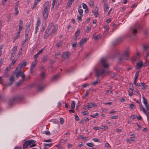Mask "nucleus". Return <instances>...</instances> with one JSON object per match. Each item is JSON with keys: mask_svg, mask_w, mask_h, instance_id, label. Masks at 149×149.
<instances>
[{"mask_svg": "<svg viewBox=\"0 0 149 149\" xmlns=\"http://www.w3.org/2000/svg\"><path fill=\"white\" fill-rule=\"evenodd\" d=\"M32 142L33 141L31 140H29L25 141L23 145V148L25 149L28 146L31 145V143H32Z\"/></svg>", "mask_w": 149, "mask_h": 149, "instance_id": "obj_7", "label": "nucleus"}, {"mask_svg": "<svg viewBox=\"0 0 149 149\" xmlns=\"http://www.w3.org/2000/svg\"><path fill=\"white\" fill-rule=\"evenodd\" d=\"M101 62L102 65L104 67V68H107L109 66V65L106 63V61L104 58H102L101 61Z\"/></svg>", "mask_w": 149, "mask_h": 149, "instance_id": "obj_11", "label": "nucleus"}, {"mask_svg": "<svg viewBox=\"0 0 149 149\" xmlns=\"http://www.w3.org/2000/svg\"><path fill=\"white\" fill-rule=\"evenodd\" d=\"M19 31H21L23 28V21L21 19H19Z\"/></svg>", "mask_w": 149, "mask_h": 149, "instance_id": "obj_15", "label": "nucleus"}, {"mask_svg": "<svg viewBox=\"0 0 149 149\" xmlns=\"http://www.w3.org/2000/svg\"><path fill=\"white\" fill-rule=\"evenodd\" d=\"M137 117V116L136 115H134L132 116H131V118H132V119H134Z\"/></svg>", "mask_w": 149, "mask_h": 149, "instance_id": "obj_62", "label": "nucleus"}, {"mask_svg": "<svg viewBox=\"0 0 149 149\" xmlns=\"http://www.w3.org/2000/svg\"><path fill=\"white\" fill-rule=\"evenodd\" d=\"M28 39V36H25V39L23 41V43H25L26 42Z\"/></svg>", "mask_w": 149, "mask_h": 149, "instance_id": "obj_49", "label": "nucleus"}, {"mask_svg": "<svg viewBox=\"0 0 149 149\" xmlns=\"http://www.w3.org/2000/svg\"><path fill=\"white\" fill-rule=\"evenodd\" d=\"M83 8L85 9L88 8L87 5L84 3H83Z\"/></svg>", "mask_w": 149, "mask_h": 149, "instance_id": "obj_52", "label": "nucleus"}, {"mask_svg": "<svg viewBox=\"0 0 149 149\" xmlns=\"http://www.w3.org/2000/svg\"><path fill=\"white\" fill-rule=\"evenodd\" d=\"M40 19L39 18V17H38V19L37 20V22L36 23V25L37 26H38L40 24Z\"/></svg>", "mask_w": 149, "mask_h": 149, "instance_id": "obj_39", "label": "nucleus"}, {"mask_svg": "<svg viewBox=\"0 0 149 149\" xmlns=\"http://www.w3.org/2000/svg\"><path fill=\"white\" fill-rule=\"evenodd\" d=\"M23 81L22 80H20L17 83V86H19L20 84L22 83Z\"/></svg>", "mask_w": 149, "mask_h": 149, "instance_id": "obj_40", "label": "nucleus"}, {"mask_svg": "<svg viewBox=\"0 0 149 149\" xmlns=\"http://www.w3.org/2000/svg\"><path fill=\"white\" fill-rule=\"evenodd\" d=\"M22 99V97L21 96L19 95H17L13 97L12 100L10 101L9 104L10 105H11L12 104V102H17L21 100Z\"/></svg>", "mask_w": 149, "mask_h": 149, "instance_id": "obj_5", "label": "nucleus"}, {"mask_svg": "<svg viewBox=\"0 0 149 149\" xmlns=\"http://www.w3.org/2000/svg\"><path fill=\"white\" fill-rule=\"evenodd\" d=\"M129 89L131 90V92L129 91V95L130 96H132L133 95V91L134 90L133 84L131 83H130L129 86Z\"/></svg>", "mask_w": 149, "mask_h": 149, "instance_id": "obj_9", "label": "nucleus"}, {"mask_svg": "<svg viewBox=\"0 0 149 149\" xmlns=\"http://www.w3.org/2000/svg\"><path fill=\"white\" fill-rule=\"evenodd\" d=\"M10 68L11 67L10 66H9L6 67V71L5 72V74H6V75H8V71L10 70Z\"/></svg>", "mask_w": 149, "mask_h": 149, "instance_id": "obj_22", "label": "nucleus"}, {"mask_svg": "<svg viewBox=\"0 0 149 149\" xmlns=\"http://www.w3.org/2000/svg\"><path fill=\"white\" fill-rule=\"evenodd\" d=\"M40 0H35V1L34 5H37L38 3L40 2Z\"/></svg>", "mask_w": 149, "mask_h": 149, "instance_id": "obj_55", "label": "nucleus"}, {"mask_svg": "<svg viewBox=\"0 0 149 149\" xmlns=\"http://www.w3.org/2000/svg\"><path fill=\"white\" fill-rule=\"evenodd\" d=\"M86 145L90 147H93L94 146V145L93 144V143H86Z\"/></svg>", "mask_w": 149, "mask_h": 149, "instance_id": "obj_35", "label": "nucleus"}, {"mask_svg": "<svg viewBox=\"0 0 149 149\" xmlns=\"http://www.w3.org/2000/svg\"><path fill=\"white\" fill-rule=\"evenodd\" d=\"M63 42V41L62 40H61V41H60L59 42H57L56 43L57 46L58 47H59L60 46L62 45Z\"/></svg>", "mask_w": 149, "mask_h": 149, "instance_id": "obj_30", "label": "nucleus"}, {"mask_svg": "<svg viewBox=\"0 0 149 149\" xmlns=\"http://www.w3.org/2000/svg\"><path fill=\"white\" fill-rule=\"evenodd\" d=\"M129 58L128 51L127 50L119 58V61L120 62H121L124 60H128Z\"/></svg>", "mask_w": 149, "mask_h": 149, "instance_id": "obj_3", "label": "nucleus"}, {"mask_svg": "<svg viewBox=\"0 0 149 149\" xmlns=\"http://www.w3.org/2000/svg\"><path fill=\"white\" fill-rule=\"evenodd\" d=\"M104 5V10L105 11H108V8L107 3H105Z\"/></svg>", "mask_w": 149, "mask_h": 149, "instance_id": "obj_32", "label": "nucleus"}, {"mask_svg": "<svg viewBox=\"0 0 149 149\" xmlns=\"http://www.w3.org/2000/svg\"><path fill=\"white\" fill-rule=\"evenodd\" d=\"M30 24H29L28 25L26 26L25 30H28L29 31L30 30Z\"/></svg>", "mask_w": 149, "mask_h": 149, "instance_id": "obj_51", "label": "nucleus"}, {"mask_svg": "<svg viewBox=\"0 0 149 149\" xmlns=\"http://www.w3.org/2000/svg\"><path fill=\"white\" fill-rule=\"evenodd\" d=\"M37 61V59H35V61H33L32 64V65H31L30 68V73L31 74H32L33 71V69L34 68L36 67V61Z\"/></svg>", "mask_w": 149, "mask_h": 149, "instance_id": "obj_8", "label": "nucleus"}, {"mask_svg": "<svg viewBox=\"0 0 149 149\" xmlns=\"http://www.w3.org/2000/svg\"><path fill=\"white\" fill-rule=\"evenodd\" d=\"M142 98L143 99V103L145 106L149 105L147 102V100L146 98L143 96L142 97Z\"/></svg>", "mask_w": 149, "mask_h": 149, "instance_id": "obj_23", "label": "nucleus"}, {"mask_svg": "<svg viewBox=\"0 0 149 149\" xmlns=\"http://www.w3.org/2000/svg\"><path fill=\"white\" fill-rule=\"evenodd\" d=\"M30 140L33 141V142H32V143H31V145H30V147L31 148L36 146V144H35L36 141L32 139H31Z\"/></svg>", "mask_w": 149, "mask_h": 149, "instance_id": "obj_24", "label": "nucleus"}, {"mask_svg": "<svg viewBox=\"0 0 149 149\" xmlns=\"http://www.w3.org/2000/svg\"><path fill=\"white\" fill-rule=\"evenodd\" d=\"M93 140L95 142H100V141L98 139L96 138H94Z\"/></svg>", "mask_w": 149, "mask_h": 149, "instance_id": "obj_58", "label": "nucleus"}, {"mask_svg": "<svg viewBox=\"0 0 149 149\" xmlns=\"http://www.w3.org/2000/svg\"><path fill=\"white\" fill-rule=\"evenodd\" d=\"M20 76L22 77V80H23V81H25V75L24 74V73L22 72H21V74H20Z\"/></svg>", "mask_w": 149, "mask_h": 149, "instance_id": "obj_29", "label": "nucleus"}, {"mask_svg": "<svg viewBox=\"0 0 149 149\" xmlns=\"http://www.w3.org/2000/svg\"><path fill=\"white\" fill-rule=\"evenodd\" d=\"M26 65V62L24 60L22 62L20 63L19 64L18 68L20 70H21L23 68L25 67Z\"/></svg>", "mask_w": 149, "mask_h": 149, "instance_id": "obj_10", "label": "nucleus"}, {"mask_svg": "<svg viewBox=\"0 0 149 149\" xmlns=\"http://www.w3.org/2000/svg\"><path fill=\"white\" fill-rule=\"evenodd\" d=\"M74 0H69L67 3V6L68 7H69L72 4V2Z\"/></svg>", "mask_w": 149, "mask_h": 149, "instance_id": "obj_21", "label": "nucleus"}, {"mask_svg": "<svg viewBox=\"0 0 149 149\" xmlns=\"http://www.w3.org/2000/svg\"><path fill=\"white\" fill-rule=\"evenodd\" d=\"M75 119L76 121H78L79 120V118L77 114L75 115Z\"/></svg>", "mask_w": 149, "mask_h": 149, "instance_id": "obj_41", "label": "nucleus"}, {"mask_svg": "<svg viewBox=\"0 0 149 149\" xmlns=\"http://www.w3.org/2000/svg\"><path fill=\"white\" fill-rule=\"evenodd\" d=\"M3 46V45H0V56L2 54V49Z\"/></svg>", "mask_w": 149, "mask_h": 149, "instance_id": "obj_50", "label": "nucleus"}, {"mask_svg": "<svg viewBox=\"0 0 149 149\" xmlns=\"http://www.w3.org/2000/svg\"><path fill=\"white\" fill-rule=\"evenodd\" d=\"M93 129L95 130H98L101 129V127H97L95 126L93 128Z\"/></svg>", "mask_w": 149, "mask_h": 149, "instance_id": "obj_53", "label": "nucleus"}, {"mask_svg": "<svg viewBox=\"0 0 149 149\" xmlns=\"http://www.w3.org/2000/svg\"><path fill=\"white\" fill-rule=\"evenodd\" d=\"M53 144L52 143H44L43 145L44 146H49L51 147L52 145Z\"/></svg>", "mask_w": 149, "mask_h": 149, "instance_id": "obj_37", "label": "nucleus"}, {"mask_svg": "<svg viewBox=\"0 0 149 149\" xmlns=\"http://www.w3.org/2000/svg\"><path fill=\"white\" fill-rule=\"evenodd\" d=\"M15 11H16V12L15 14V16H16L19 13V11L18 9V8L15 7Z\"/></svg>", "mask_w": 149, "mask_h": 149, "instance_id": "obj_36", "label": "nucleus"}, {"mask_svg": "<svg viewBox=\"0 0 149 149\" xmlns=\"http://www.w3.org/2000/svg\"><path fill=\"white\" fill-rule=\"evenodd\" d=\"M9 80H10V82H11V84H10L9 85H11L12 84V83H13V82L14 81V78L13 77V75L11 76H10V78Z\"/></svg>", "mask_w": 149, "mask_h": 149, "instance_id": "obj_28", "label": "nucleus"}, {"mask_svg": "<svg viewBox=\"0 0 149 149\" xmlns=\"http://www.w3.org/2000/svg\"><path fill=\"white\" fill-rule=\"evenodd\" d=\"M45 47H44V48H42L38 52V54H41L42 52L45 49Z\"/></svg>", "mask_w": 149, "mask_h": 149, "instance_id": "obj_48", "label": "nucleus"}, {"mask_svg": "<svg viewBox=\"0 0 149 149\" xmlns=\"http://www.w3.org/2000/svg\"><path fill=\"white\" fill-rule=\"evenodd\" d=\"M92 12L95 17H97L98 16V8L97 7H96L95 10H93Z\"/></svg>", "mask_w": 149, "mask_h": 149, "instance_id": "obj_12", "label": "nucleus"}, {"mask_svg": "<svg viewBox=\"0 0 149 149\" xmlns=\"http://www.w3.org/2000/svg\"><path fill=\"white\" fill-rule=\"evenodd\" d=\"M92 103H87V105L88 106V109L89 108H92L93 107L92 106Z\"/></svg>", "mask_w": 149, "mask_h": 149, "instance_id": "obj_45", "label": "nucleus"}, {"mask_svg": "<svg viewBox=\"0 0 149 149\" xmlns=\"http://www.w3.org/2000/svg\"><path fill=\"white\" fill-rule=\"evenodd\" d=\"M49 8L48 6L45 5V8L43 13V16L44 19H46L47 18L49 14Z\"/></svg>", "mask_w": 149, "mask_h": 149, "instance_id": "obj_4", "label": "nucleus"}, {"mask_svg": "<svg viewBox=\"0 0 149 149\" xmlns=\"http://www.w3.org/2000/svg\"><path fill=\"white\" fill-rule=\"evenodd\" d=\"M129 106H130V108L132 109L134 108L135 107V106H134V104H131Z\"/></svg>", "mask_w": 149, "mask_h": 149, "instance_id": "obj_59", "label": "nucleus"}, {"mask_svg": "<svg viewBox=\"0 0 149 149\" xmlns=\"http://www.w3.org/2000/svg\"><path fill=\"white\" fill-rule=\"evenodd\" d=\"M58 26L57 25H50L49 26L47 29L45 31L44 37V39H46L50 35H51V36L54 35L56 32Z\"/></svg>", "mask_w": 149, "mask_h": 149, "instance_id": "obj_1", "label": "nucleus"}, {"mask_svg": "<svg viewBox=\"0 0 149 149\" xmlns=\"http://www.w3.org/2000/svg\"><path fill=\"white\" fill-rule=\"evenodd\" d=\"M17 60V58L14 59L12 62V65H13L15 63Z\"/></svg>", "mask_w": 149, "mask_h": 149, "instance_id": "obj_61", "label": "nucleus"}, {"mask_svg": "<svg viewBox=\"0 0 149 149\" xmlns=\"http://www.w3.org/2000/svg\"><path fill=\"white\" fill-rule=\"evenodd\" d=\"M139 108L140 109V110L141 111H143L145 113H146V112L145 110V109H144V108L143 107L142 105L141 104V103L140 102L139 103Z\"/></svg>", "mask_w": 149, "mask_h": 149, "instance_id": "obj_17", "label": "nucleus"}, {"mask_svg": "<svg viewBox=\"0 0 149 149\" xmlns=\"http://www.w3.org/2000/svg\"><path fill=\"white\" fill-rule=\"evenodd\" d=\"M123 38L122 37H120L118 38L116 41V42H114L113 43L114 44V45H116L119 42L122 41L123 40Z\"/></svg>", "mask_w": 149, "mask_h": 149, "instance_id": "obj_19", "label": "nucleus"}, {"mask_svg": "<svg viewBox=\"0 0 149 149\" xmlns=\"http://www.w3.org/2000/svg\"><path fill=\"white\" fill-rule=\"evenodd\" d=\"M40 78L42 80L44 79L46 77V74L45 72L41 71L40 74Z\"/></svg>", "mask_w": 149, "mask_h": 149, "instance_id": "obj_13", "label": "nucleus"}, {"mask_svg": "<svg viewBox=\"0 0 149 149\" xmlns=\"http://www.w3.org/2000/svg\"><path fill=\"white\" fill-rule=\"evenodd\" d=\"M60 123L61 124H63L64 122V120L63 118H61L60 119Z\"/></svg>", "mask_w": 149, "mask_h": 149, "instance_id": "obj_43", "label": "nucleus"}, {"mask_svg": "<svg viewBox=\"0 0 149 149\" xmlns=\"http://www.w3.org/2000/svg\"><path fill=\"white\" fill-rule=\"evenodd\" d=\"M45 87L44 85L42 84H39L38 85V91H41Z\"/></svg>", "mask_w": 149, "mask_h": 149, "instance_id": "obj_14", "label": "nucleus"}, {"mask_svg": "<svg viewBox=\"0 0 149 149\" xmlns=\"http://www.w3.org/2000/svg\"><path fill=\"white\" fill-rule=\"evenodd\" d=\"M75 102L74 101H72L71 103V108L73 109L75 108Z\"/></svg>", "mask_w": 149, "mask_h": 149, "instance_id": "obj_38", "label": "nucleus"}, {"mask_svg": "<svg viewBox=\"0 0 149 149\" xmlns=\"http://www.w3.org/2000/svg\"><path fill=\"white\" fill-rule=\"evenodd\" d=\"M78 11L80 15H82L83 13V10L82 9L79 8L78 10Z\"/></svg>", "mask_w": 149, "mask_h": 149, "instance_id": "obj_42", "label": "nucleus"}, {"mask_svg": "<svg viewBox=\"0 0 149 149\" xmlns=\"http://www.w3.org/2000/svg\"><path fill=\"white\" fill-rule=\"evenodd\" d=\"M7 1H8V0H3L2 3V5L3 6H4L6 4V2Z\"/></svg>", "mask_w": 149, "mask_h": 149, "instance_id": "obj_46", "label": "nucleus"}, {"mask_svg": "<svg viewBox=\"0 0 149 149\" xmlns=\"http://www.w3.org/2000/svg\"><path fill=\"white\" fill-rule=\"evenodd\" d=\"M58 75H55V76H54L52 79V81H54L57 79L58 77Z\"/></svg>", "mask_w": 149, "mask_h": 149, "instance_id": "obj_44", "label": "nucleus"}, {"mask_svg": "<svg viewBox=\"0 0 149 149\" xmlns=\"http://www.w3.org/2000/svg\"><path fill=\"white\" fill-rule=\"evenodd\" d=\"M102 127L101 128V129H103L104 130H106L108 128V127L107 126L104 125L102 126Z\"/></svg>", "mask_w": 149, "mask_h": 149, "instance_id": "obj_60", "label": "nucleus"}, {"mask_svg": "<svg viewBox=\"0 0 149 149\" xmlns=\"http://www.w3.org/2000/svg\"><path fill=\"white\" fill-rule=\"evenodd\" d=\"M143 83H142V82L140 83H139V84H136H136L135 85L136 86H138L141 87V86H142V85H143Z\"/></svg>", "mask_w": 149, "mask_h": 149, "instance_id": "obj_54", "label": "nucleus"}, {"mask_svg": "<svg viewBox=\"0 0 149 149\" xmlns=\"http://www.w3.org/2000/svg\"><path fill=\"white\" fill-rule=\"evenodd\" d=\"M99 81V78L97 77V80L96 81L93 82V84L94 86H95L98 83Z\"/></svg>", "mask_w": 149, "mask_h": 149, "instance_id": "obj_31", "label": "nucleus"}, {"mask_svg": "<svg viewBox=\"0 0 149 149\" xmlns=\"http://www.w3.org/2000/svg\"><path fill=\"white\" fill-rule=\"evenodd\" d=\"M109 73L110 74V76H111V77H112L113 78L114 77H116L117 75V74H116L114 73L111 72L109 71Z\"/></svg>", "mask_w": 149, "mask_h": 149, "instance_id": "obj_25", "label": "nucleus"}, {"mask_svg": "<svg viewBox=\"0 0 149 149\" xmlns=\"http://www.w3.org/2000/svg\"><path fill=\"white\" fill-rule=\"evenodd\" d=\"M69 54L68 52H66L63 54V57L64 58H68Z\"/></svg>", "mask_w": 149, "mask_h": 149, "instance_id": "obj_33", "label": "nucleus"}, {"mask_svg": "<svg viewBox=\"0 0 149 149\" xmlns=\"http://www.w3.org/2000/svg\"><path fill=\"white\" fill-rule=\"evenodd\" d=\"M109 71L108 69H102L101 70H98L96 72V74L97 78H99V77L103 74L104 73H106L107 74H109Z\"/></svg>", "mask_w": 149, "mask_h": 149, "instance_id": "obj_2", "label": "nucleus"}, {"mask_svg": "<svg viewBox=\"0 0 149 149\" xmlns=\"http://www.w3.org/2000/svg\"><path fill=\"white\" fill-rule=\"evenodd\" d=\"M88 95H89L88 91L87 90L86 91L85 94V95H84V97H87Z\"/></svg>", "mask_w": 149, "mask_h": 149, "instance_id": "obj_47", "label": "nucleus"}, {"mask_svg": "<svg viewBox=\"0 0 149 149\" xmlns=\"http://www.w3.org/2000/svg\"><path fill=\"white\" fill-rule=\"evenodd\" d=\"M143 85L142 86V87L141 88V89L144 90H146V88H145L146 87H147V86L144 83H143Z\"/></svg>", "mask_w": 149, "mask_h": 149, "instance_id": "obj_34", "label": "nucleus"}, {"mask_svg": "<svg viewBox=\"0 0 149 149\" xmlns=\"http://www.w3.org/2000/svg\"><path fill=\"white\" fill-rule=\"evenodd\" d=\"M91 28L90 26H87V30L86 31L87 33H88L91 30Z\"/></svg>", "mask_w": 149, "mask_h": 149, "instance_id": "obj_63", "label": "nucleus"}, {"mask_svg": "<svg viewBox=\"0 0 149 149\" xmlns=\"http://www.w3.org/2000/svg\"><path fill=\"white\" fill-rule=\"evenodd\" d=\"M148 48V47L147 46L144 45L143 47V49L144 51H146L147 49Z\"/></svg>", "mask_w": 149, "mask_h": 149, "instance_id": "obj_56", "label": "nucleus"}, {"mask_svg": "<svg viewBox=\"0 0 149 149\" xmlns=\"http://www.w3.org/2000/svg\"><path fill=\"white\" fill-rule=\"evenodd\" d=\"M84 42L81 39L79 42V44L80 46H81L84 44Z\"/></svg>", "mask_w": 149, "mask_h": 149, "instance_id": "obj_57", "label": "nucleus"}, {"mask_svg": "<svg viewBox=\"0 0 149 149\" xmlns=\"http://www.w3.org/2000/svg\"><path fill=\"white\" fill-rule=\"evenodd\" d=\"M80 30L79 29H77L75 33V37H78L79 36L80 33Z\"/></svg>", "mask_w": 149, "mask_h": 149, "instance_id": "obj_27", "label": "nucleus"}, {"mask_svg": "<svg viewBox=\"0 0 149 149\" xmlns=\"http://www.w3.org/2000/svg\"><path fill=\"white\" fill-rule=\"evenodd\" d=\"M101 37V36L99 34H98L97 36H93V38H94L95 40H98L100 39Z\"/></svg>", "mask_w": 149, "mask_h": 149, "instance_id": "obj_26", "label": "nucleus"}, {"mask_svg": "<svg viewBox=\"0 0 149 149\" xmlns=\"http://www.w3.org/2000/svg\"><path fill=\"white\" fill-rule=\"evenodd\" d=\"M21 147H19L17 146H16L14 148V149H22Z\"/></svg>", "mask_w": 149, "mask_h": 149, "instance_id": "obj_64", "label": "nucleus"}, {"mask_svg": "<svg viewBox=\"0 0 149 149\" xmlns=\"http://www.w3.org/2000/svg\"><path fill=\"white\" fill-rule=\"evenodd\" d=\"M48 60V56L47 55L45 56L43 58L42 62H45L47 61Z\"/></svg>", "mask_w": 149, "mask_h": 149, "instance_id": "obj_18", "label": "nucleus"}, {"mask_svg": "<svg viewBox=\"0 0 149 149\" xmlns=\"http://www.w3.org/2000/svg\"><path fill=\"white\" fill-rule=\"evenodd\" d=\"M21 70H20L18 72H15L16 76L17 78H18L19 76H20V74H21V72H22Z\"/></svg>", "mask_w": 149, "mask_h": 149, "instance_id": "obj_20", "label": "nucleus"}, {"mask_svg": "<svg viewBox=\"0 0 149 149\" xmlns=\"http://www.w3.org/2000/svg\"><path fill=\"white\" fill-rule=\"evenodd\" d=\"M143 65V62L142 61L137 63L136 64V68L137 69L140 68L141 66Z\"/></svg>", "mask_w": 149, "mask_h": 149, "instance_id": "obj_16", "label": "nucleus"}, {"mask_svg": "<svg viewBox=\"0 0 149 149\" xmlns=\"http://www.w3.org/2000/svg\"><path fill=\"white\" fill-rule=\"evenodd\" d=\"M141 26L140 24H137L134 26L133 27L132 33L134 35H135L136 34L138 29H141Z\"/></svg>", "mask_w": 149, "mask_h": 149, "instance_id": "obj_6", "label": "nucleus"}]
</instances>
